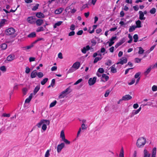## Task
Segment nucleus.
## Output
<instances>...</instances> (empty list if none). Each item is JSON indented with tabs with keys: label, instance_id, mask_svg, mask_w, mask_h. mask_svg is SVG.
I'll return each mask as SVG.
<instances>
[{
	"label": "nucleus",
	"instance_id": "nucleus-1",
	"mask_svg": "<svg viewBox=\"0 0 157 157\" xmlns=\"http://www.w3.org/2000/svg\"><path fill=\"white\" fill-rule=\"evenodd\" d=\"M146 142V139L144 137H141L137 140L136 145L138 148L142 147L145 145Z\"/></svg>",
	"mask_w": 157,
	"mask_h": 157
},
{
	"label": "nucleus",
	"instance_id": "nucleus-2",
	"mask_svg": "<svg viewBox=\"0 0 157 157\" xmlns=\"http://www.w3.org/2000/svg\"><path fill=\"white\" fill-rule=\"evenodd\" d=\"M5 32L6 35H10L12 36H15L17 35L15 33V30L13 28H10L6 29Z\"/></svg>",
	"mask_w": 157,
	"mask_h": 157
},
{
	"label": "nucleus",
	"instance_id": "nucleus-3",
	"mask_svg": "<svg viewBox=\"0 0 157 157\" xmlns=\"http://www.w3.org/2000/svg\"><path fill=\"white\" fill-rule=\"evenodd\" d=\"M71 91L70 87L67 88L65 90L62 92L59 95V98H64L67 94L70 93Z\"/></svg>",
	"mask_w": 157,
	"mask_h": 157
},
{
	"label": "nucleus",
	"instance_id": "nucleus-4",
	"mask_svg": "<svg viewBox=\"0 0 157 157\" xmlns=\"http://www.w3.org/2000/svg\"><path fill=\"white\" fill-rule=\"evenodd\" d=\"M36 19L35 16H30L27 18V21L29 23L31 24H34L35 23Z\"/></svg>",
	"mask_w": 157,
	"mask_h": 157
},
{
	"label": "nucleus",
	"instance_id": "nucleus-5",
	"mask_svg": "<svg viewBox=\"0 0 157 157\" xmlns=\"http://www.w3.org/2000/svg\"><path fill=\"white\" fill-rule=\"evenodd\" d=\"M44 123H45L47 125H49L50 124V121L47 120H42L37 124L36 126L38 128H40L41 125Z\"/></svg>",
	"mask_w": 157,
	"mask_h": 157
},
{
	"label": "nucleus",
	"instance_id": "nucleus-6",
	"mask_svg": "<svg viewBox=\"0 0 157 157\" xmlns=\"http://www.w3.org/2000/svg\"><path fill=\"white\" fill-rule=\"evenodd\" d=\"M39 40H36L35 41H34V42H33L31 44H30V45H28L27 46H25L23 47L22 48L23 49V50H28L30 49L31 48L33 47L34 44H35Z\"/></svg>",
	"mask_w": 157,
	"mask_h": 157
},
{
	"label": "nucleus",
	"instance_id": "nucleus-7",
	"mask_svg": "<svg viewBox=\"0 0 157 157\" xmlns=\"http://www.w3.org/2000/svg\"><path fill=\"white\" fill-rule=\"evenodd\" d=\"M127 59L125 57H123L120 60V61L117 63V64H123L124 63H126L127 62Z\"/></svg>",
	"mask_w": 157,
	"mask_h": 157
},
{
	"label": "nucleus",
	"instance_id": "nucleus-8",
	"mask_svg": "<svg viewBox=\"0 0 157 157\" xmlns=\"http://www.w3.org/2000/svg\"><path fill=\"white\" fill-rule=\"evenodd\" d=\"M96 77H94L93 78H90L88 81V83L90 86H92L94 85L96 82Z\"/></svg>",
	"mask_w": 157,
	"mask_h": 157
},
{
	"label": "nucleus",
	"instance_id": "nucleus-9",
	"mask_svg": "<svg viewBox=\"0 0 157 157\" xmlns=\"http://www.w3.org/2000/svg\"><path fill=\"white\" fill-rule=\"evenodd\" d=\"M64 144L63 143L58 145L57 147V150L58 153L60 152L61 150L64 147Z\"/></svg>",
	"mask_w": 157,
	"mask_h": 157
},
{
	"label": "nucleus",
	"instance_id": "nucleus-10",
	"mask_svg": "<svg viewBox=\"0 0 157 157\" xmlns=\"http://www.w3.org/2000/svg\"><path fill=\"white\" fill-rule=\"evenodd\" d=\"M80 63L79 62L75 63L72 65V67L74 68L75 70L78 69L80 66Z\"/></svg>",
	"mask_w": 157,
	"mask_h": 157
},
{
	"label": "nucleus",
	"instance_id": "nucleus-11",
	"mask_svg": "<svg viewBox=\"0 0 157 157\" xmlns=\"http://www.w3.org/2000/svg\"><path fill=\"white\" fill-rule=\"evenodd\" d=\"M15 56L14 54H10L7 57L6 60L9 61H11L15 59Z\"/></svg>",
	"mask_w": 157,
	"mask_h": 157
},
{
	"label": "nucleus",
	"instance_id": "nucleus-12",
	"mask_svg": "<svg viewBox=\"0 0 157 157\" xmlns=\"http://www.w3.org/2000/svg\"><path fill=\"white\" fill-rule=\"evenodd\" d=\"M44 23V21L42 19H36L35 23L37 26H40Z\"/></svg>",
	"mask_w": 157,
	"mask_h": 157
},
{
	"label": "nucleus",
	"instance_id": "nucleus-13",
	"mask_svg": "<svg viewBox=\"0 0 157 157\" xmlns=\"http://www.w3.org/2000/svg\"><path fill=\"white\" fill-rule=\"evenodd\" d=\"M122 100L124 101H127L131 99L132 97L129 94L126 95L122 97Z\"/></svg>",
	"mask_w": 157,
	"mask_h": 157
},
{
	"label": "nucleus",
	"instance_id": "nucleus-14",
	"mask_svg": "<svg viewBox=\"0 0 157 157\" xmlns=\"http://www.w3.org/2000/svg\"><path fill=\"white\" fill-rule=\"evenodd\" d=\"M139 13V19L140 20H145L146 17H144V13L141 11H140Z\"/></svg>",
	"mask_w": 157,
	"mask_h": 157
},
{
	"label": "nucleus",
	"instance_id": "nucleus-15",
	"mask_svg": "<svg viewBox=\"0 0 157 157\" xmlns=\"http://www.w3.org/2000/svg\"><path fill=\"white\" fill-rule=\"evenodd\" d=\"M37 71L36 70H34L31 73V77L32 78H35L37 75Z\"/></svg>",
	"mask_w": 157,
	"mask_h": 157
},
{
	"label": "nucleus",
	"instance_id": "nucleus-16",
	"mask_svg": "<svg viewBox=\"0 0 157 157\" xmlns=\"http://www.w3.org/2000/svg\"><path fill=\"white\" fill-rule=\"evenodd\" d=\"M36 17L40 18H43L44 17V14L40 12L36 13Z\"/></svg>",
	"mask_w": 157,
	"mask_h": 157
},
{
	"label": "nucleus",
	"instance_id": "nucleus-17",
	"mask_svg": "<svg viewBox=\"0 0 157 157\" xmlns=\"http://www.w3.org/2000/svg\"><path fill=\"white\" fill-rule=\"evenodd\" d=\"M144 157H150V154L146 149H144Z\"/></svg>",
	"mask_w": 157,
	"mask_h": 157
},
{
	"label": "nucleus",
	"instance_id": "nucleus-18",
	"mask_svg": "<svg viewBox=\"0 0 157 157\" xmlns=\"http://www.w3.org/2000/svg\"><path fill=\"white\" fill-rule=\"evenodd\" d=\"M141 109V107H140L138 109L132 111V115L133 116L134 115H136L138 114Z\"/></svg>",
	"mask_w": 157,
	"mask_h": 157
},
{
	"label": "nucleus",
	"instance_id": "nucleus-19",
	"mask_svg": "<svg viewBox=\"0 0 157 157\" xmlns=\"http://www.w3.org/2000/svg\"><path fill=\"white\" fill-rule=\"evenodd\" d=\"M101 78H104L105 79V81L103 80V79H101V81L104 82H105L106 81H107L109 79V76H108L107 75L105 74H102Z\"/></svg>",
	"mask_w": 157,
	"mask_h": 157
},
{
	"label": "nucleus",
	"instance_id": "nucleus-20",
	"mask_svg": "<svg viewBox=\"0 0 157 157\" xmlns=\"http://www.w3.org/2000/svg\"><path fill=\"white\" fill-rule=\"evenodd\" d=\"M63 9L62 8H60L59 9L56 10L55 12V14H58L62 13Z\"/></svg>",
	"mask_w": 157,
	"mask_h": 157
},
{
	"label": "nucleus",
	"instance_id": "nucleus-21",
	"mask_svg": "<svg viewBox=\"0 0 157 157\" xmlns=\"http://www.w3.org/2000/svg\"><path fill=\"white\" fill-rule=\"evenodd\" d=\"M151 70V66L147 69V70L144 72V75L145 76H147V75L150 72Z\"/></svg>",
	"mask_w": 157,
	"mask_h": 157
},
{
	"label": "nucleus",
	"instance_id": "nucleus-22",
	"mask_svg": "<svg viewBox=\"0 0 157 157\" xmlns=\"http://www.w3.org/2000/svg\"><path fill=\"white\" fill-rule=\"evenodd\" d=\"M111 69V72L115 73L117 72V69L115 68V65H113L110 67Z\"/></svg>",
	"mask_w": 157,
	"mask_h": 157
},
{
	"label": "nucleus",
	"instance_id": "nucleus-23",
	"mask_svg": "<svg viewBox=\"0 0 157 157\" xmlns=\"http://www.w3.org/2000/svg\"><path fill=\"white\" fill-rule=\"evenodd\" d=\"M156 148L154 147L152 150L151 157H156Z\"/></svg>",
	"mask_w": 157,
	"mask_h": 157
},
{
	"label": "nucleus",
	"instance_id": "nucleus-24",
	"mask_svg": "<svg viewBox=\"0 0 157 157\" xmlns=\"http://www.w3.org/2000/svg\"><path fill=\"white\" fill-rule=\"evenodd\" d=\"M28 37L29 38H33L36 36V33L34 32L31 33L28 35Z\"/></svg>",
	"mask_w": 157,
	"mask_h": 157
},
{
	"label": "nucleus",
	"instance_id": "nucleus-25",
	"mask_svg": "<svg viewBox=\"0 0 157 157\" xmlns=\"http://www.w3.org/2000/svg\"><path fill=\"white\" fill-rule=\"evenodd\" d=\"M7 21L6 20L3 19H2L0 22V27H2L4 26L6 22Z\"/></svg>",
	"mask_w": 157,
	"mask_h": 157
},
{
	"label": "nucleus",
	"instance_id": "nucleus-26",
	"mask_svg": "<svg viewBox=\"0 0 157 157\" xmlns=\"http://www.w3.org/2000/svg\"><path fill=\"white\" fill-rule=\"evenodd\" d=\"M136 25L135 26L136 28H140L141 27V22L140 21L138 20L136 21Z\"/></svg>",
	"mask_w": 157,
	"mask_h": 157
},
{
	"label": "nucleus",
	"instance_id": "nucleus-27",
	"mask_svg": "<svg viewBox=\"0 0 157 157\" xmlns=\"http://www.w3.org/2000/svg\"><path fill=\"white\" fill-rule=\"evenodd\" d=\"M40 89V86H36L34 89L33 91V94L35 95L37 92Z\"/></svg>",
	"mask_w": 157,
	"mask_h": 157
},
{
	"label": "nucleus",
	"instance_id": "nucleus-28",
	"mask_svg": "<svg viewBox=\"0 0 157 157\" xmlns=\"http://www.w3.org/2000/svg\"><path fill=\"white\" fill-rule=\"evenodd\" d=\"M60 137L62 138V140L65 138L64 131L63 130H62L61 132Z\"/></svg>",
	"mask_w": 157,
	"mask_h": 157
},
{
	"label": "nucleus",
	"instance_id": "nucleus-29",
	"mask_svg": "<svg viewBox=\"0 0 157 157\" xmlns=\"http://www.w3.org/2000/svg\"><path fill=\"white\" fill-rule=\"evenodd\" d=\"M136 28L135 25H133L130 27L129 29V32H131L133 31Z\"/></svg>",
	"mask_w": 157,
	"mask_h": 157
},
{
	"label": "nucleus",
	"instance_id": "nucleus-30",
	"mask_svg": "<svg viewBox=\"0 0 157 157\" xmlns=\"http://www.w3.org/2000/svg\"><path fill=\"white\" fill-rule=\"evenodd\" d=\"M48 80V78H45L43 79V80L41 82V84L42 85H44L45 83L47 82Z\"/></svg>",
	"mask_w": 157,
	"mask_h": 157
},
{
	"label": "nucleus",
	"instance_id": "nucleus-31",
	"mask_svg": "<svg viewBox=\"0 0 157 157\" xmlns=\"http://www.w3.org/2000/svg\"><path fill=\"white\" fill-rule=\"evenodd\" d=\"M57 103V101L56 100H55L54 101L52 102L50 105L49 107L52 108Z\"/></svg>",
	"mask_w": 157,
	"mask_h": 157
},
{
	"label": "nucleus",
	"instance_id": "nucleus-32",
	"mask_svg": "<svg viewBox=\"0 0 157 157\" xmlns=\"http://www.w3.org/2000/svg\"><path fill=\"white\" fill-rule=\"evenodd\" d=\"M37 76L39 78H41L44 76V75L42 72H40L38 73L37 72Z\"/></svg>",
	"mask_w": 157,
	"mask_h": 157
},
{
	"label": "nucleus",
	"instance_id": "nucleus-33",
	"mask_svg": "<svg viewBox=\"0 0 157 157\" xmlns=\"http://www.w3.org/2000/svg\"><path fill=\"white\" fill-rule=\"evenodd\" d=\"M44 30V29L43 27L41 26L38 28L36 31L37 32H39L41 31H43Z\"/></svg>",
	"mask_w": 157,
	"mask_h": 157
},
{
	"label": "nucleus",
	"instance_id": "nucleus-34",
	"mask_svg": "<svg viewBox=\"0 0 157 157\" xmlns=\"http://www.w3.org/2000/svg\"><path fill=\"white\" fill-rule=\"evenodd\" d=\"M119 157H124V150L123 147L121 148V152L119 155Z\"/></svg>",
	"mask_w": 157,
	"mask_h": 157
},
{
	"label": "nucleus",
	"instance_id": "nucleus-35",
	"mask_svg": "<svg viewBox=\"0 0 157 157\" xmlns=\"http://www.w3.org/2000/svg\"><path fill=\"white\" fill-rule=\"evenodd\" d=\"M139 50L138 51V53L139 54H142L144 52V49H143L142 48H141V47H140L139 48Z\"/></svg>",
	"mask_w": 157,
	"mask_h": 157
},
{
	"label": "nucleus",
	"instance_id": "nucleus-36",
	"mask_svg": "<svg viewBox=\"0 0 157 157\" xmlns=\"http://www.w3.org/2000/svg\"><path fill=\"white\" fill-rule=\"evenodd\" d=\"M156 12V9L155 8H153L150 11V12L152 14H154Z\"/></svg>",
	"mask_w": 157,
	"mask_h": 157
},
{
	"label": "nucleus",
	"instance_id": "nucleus-37",
	"mask_svg": "<svg viewBox=\"0 0 157 157\" xmlns=\"http://www.w3.org/2000/svg\"><path fill=\"white\" fill-rule=\"evenodd\" d=\"M50 151V150H48L46 151L45 154V157H49L50 155L49 152Z\"/></svg>",
	"mask_w": 157,
	"mask_h": 157
},
{
	"label": "nucleus",
	"instance_id": "nucleus-38",
	"mask_svg": "<svg viewBox=\"0 0 157 157\" xmlns=\"http://www.w3.org/2000/svg\"><path fill=\"white\" fill-rule=\"evenodd\" d=\"M0 70L3 72H5L6 70V67L4 66L1 67H0Z\"/></svg>",
	"mask_w": 157,
	"mask_h": 157
},
{
	"label": "nucleus",
	"instance_id": "nucleus-39",
	"mask_svg": "<svg viewBox=\"0 0 157 157\" xmlns=\"http://www.w3.org/2000/svg\"><path fill=\"white\" fill-rule=\"evenodd\" d=\"M101 58L99 57H96L94 61V63H96L99 60H101Z\"/></svg>",
	"mask_w": 157,
	"mask_h": 157
},
{
	"label": "nucleus",
	"instance_id": "nucleus-40",
	"mask_svg": "<svg viewBox=\"0 0 157 157\" xmlns=\"http://www.w3.org/2000/svg\"><path fill=\"white\" fill-rule=\"evenodd\" d=\"M110 40L111 41L110 42L108 41L106 43V44H109V46H111L114 43V42L113 41V40Z\"/></svg>",
	"mask_w": 157,
	"mask_h": 157
},
{
	"label": "nucleus",
	"instance_id": "nucleus-41",
	"mask_svg": "<svg viewBox=\"0 0 157 157\" xmlns=\"http://www.w3.org/2000/svg\"><path fill=\"white\" fill-rule=\"evenodd\" d=\"M7 47V45L6 44H3L1 45V47L3 50L5 49Z\"/></svg>",
	"mask_w": 157,
	"mask_h": 157
},
{
	"label": "nucleus",
	"instance_id": "nucleus-42",
	"mask_svg": "<svg viewBox=\"0 0 157 157\" xmlns=\"http://www.w3.org/2000/svg\"><path fill=\"white\" fill-rule=\"evenodd\" d=\"M22 92L24 95H25L28 91V90L26 88H24L22 89Z\"/></svg>",
	"mask_w": 157,
	"mask_h": 157
},
{
	"label": "nucleus",
	"instance_id": "nucleus-43",
	"mask_svg": "<svg viewBox=\"0 0 157 157\" xmlns=\"http://www.w3.org/2000/svg\"><path fill=\"white\" fill-rule=\"evenodd\" d=\"M98 72L101 74L103 73L104 72V70L102 68H100L98 69Z\"/></svg>",
	"mask_w": 157,
	"mask_h": 157
},
{
	"label": "nucleus",
	"instance_id": "nucleus-44",
	"mask_svg": "<svg viewBox=\"0 0 157 157\" xmlns=\"http://www.w3.org/2000/svg\"><path fill=\"white\" fill-rule=\"evenodd\" d=\"M156 45V44H154L150 48L149 50H148L147 51L148 53H149L151 51H152L154 48L155 47V45Z\"/></svg>",
	"mask_w": 157,
	"mask_h": 157
},
{
	"label": "nucleus",
	"instance_id": "nucleus-45",
	"mask_svg": "<svg viewBox=\"0 0 157 157\" xmlns=\"http://www.w3.org/2000/svg\"><path fill=\"white\" fill-rule=\"evenodd\" d=\"M152 90L153 91H155L157 90V86L153 85L152 87Z\"/></svg>",
	"mask_w": 157,
	"mask_h": 157
},
{
	"label": "nucleus",
	"instance_id": "nucleus-46",
	"mask_svg": "<svg viewBox=\"0 0 157 157\" xmlns=\"http://www.w3.org/2000/svg\"><path fill=\"white\" fill-rule=\"evenodd\" d=\"M38 4H36V6H33L32 8V10L33 11L36 10L38 8Z\"/></svg>",
	"mask_w": 157,
	"mask_h": 157
},
{
	"label": "nucleus",
	"instance_id": "nucleus-47",
	"mask_svg": "<svg viewBox=\"0 0 157 157\" xmlns=\"http://www.w3.org/2000/svg\"><path fill=\"white\" fill-rule=\"evenodd\" d=\"M63 141H64L66 144H69L70 143V141L66 139L65 138L63 140H62Z\"/></svg>",
	"mask_w": 157,
	"mask_h": 157
},
{
	"label": "nucleus",
	"instance_id": "nucleus-48",
	"mask_svg": "<svg viewBox=\"0 0 157 157\" xmlns=\"http://www.w3.org/2000/svg\"><path fill=\"white\" fill-rule=\"evenodd\" d=\"M111 64V61L109 59L106 63H105L106 65L109 66Z\"/></svg>",
	"mask_w": 157,
	"mask_h": 157
},
{
	"label": "nucleus",
	"instance_id": "nucleus-49",
	"mask_svg": "<svg viewBox=\"0 0 157 157\" xmlns=\"http://www.w3.org/2000/svg\"><path fill=\"white\" fill-rule=\"evenodd\" d=\"M82 81V78L79 79L75 83H74V85H76L79 83L81 82Z\"/></svg>",
	"mask_w": 157,
	"mask_h": 157
},
{
	"label": "nucleus",
	"instance_id": "nucleus-50",
	"mask_svg": "<svg viewBox=\"0 0 157 157\" xmlns=\"http://www.w3.org/2000/svg\"><path fill=\"white\" fill-rule=\"evenodd\" d=\"M141 73L140 72H138L135 75L134 77L136 78H138L139 76L140 75Z\"/></svg>",
	"mask_w": 157,
	"mask_h": 157
},
{
	"label": "nucleus",
	"instance_id": "nucleus-51",
	"mask_svg": "<svg viewBox=\"0 0 157 157\" xmlns=\"http://www.w3.org/2000/svg\"><path fill=\"white\" fill-rule=\"evenodd\" d=\"M25 72L27 74H28L29 73L30 71V69L28 67H27L25 68Z\"/></svg>",
	"mask_w": 157,
	"mask_h": 157
},
{
	"label": "nucleus",
	"instance_id": "nucleus-52",
	"mask_svg": "<svg viewBox=\"0 0 157 157\" xmlns=\"http://www.w3.org/2000/svg\"><path fill=\"white\" fill-rule=\"evenodd\" d=\"M47 128V127L46 124H43L42 127V129L44 131H45L46 129Z\"/></svg>",
	"mask_w": 157,
	"mask_h": 157
},
{
	"label": "nucleus",
	"instance_id": "nucleus-53",
	"mask_svg": "<svg viewBox=\"0 0 157 157\" xmlns=\"http://www.w3.org/2000/svg\"><path fill=\"white\" fill-rule=\"evenodd\" d=\"M70 29L72 31H74L75 29V25L74 24H72L70 26Z\"/></svg>",
	"mask_w": 157,
	"mask_h": 157
},
{
	"label": "nucleus",
	"instance_id": "nucleus-54",
	"mask_svg": "<svg viewBox=\"0 0 157 157\" xmlns=\"http://www.w3.org/2000/svg\"><path fill=\"white\" fill-rule=\"evenodd\" d=\"M83 31L82 30H80L78 31L77 33V34L78 35H81L82 34Z\"/></svg>",
	"mask_w": 157,
	"mask_h": 157
},
{
	"label": "nucleus",
	"instance_id": "nucleus-55",
	"mask_svg": "<svg viewBox=\"0 0 157 157\" xmlns=\"http://www.w3.org/2000/svg\"><path fill=\"white\" fill-rule=\"evenodd\" d=\"M55 82V79H53L52 80V82L51 84V85L52 87H53L54 86V85Z\"/></svg>",
	"mask_w": 157,
	"mask_h": 157
},
{
	"label": "nucleus",
	"instance_id": "nucleus-56",
	"mask_svg": "<svg viewBox=\"0 0 157 157\" xmlns=\"http://www.w3.org/2000/svg\"><path fill=\"white\" fill-rule=\"evenodd\" d=\"M75 34V32L73 31L70 32L69 33L68 36H73Z\"/></svg>",
	"mask_w": 157,
	"mask_h": 157
},
{
	"label": "nucleus",
	"instance_id": "nucleus-57",
	"mask_svg": "<svg viewBox=\"0 0 157 157\" xmlns=\"http://www.w3.org/2000/svg\"><path fill=\"white\" fill-rule=\"evenodd\" d=\"M36 58L35 57H30L29 58V62H31L32 61H34L35 60Z\"/></svg>",
	"mask_w": 157,
	"mask_h": 157
},
{
	"label": "nucleus",
	"instance_id": "nucleus-58",
	"mask_svg": "<svg viewBox=\"0 0 157 157\" xmlns=\"http://www.w3.org/2000/svg\"><path fill=\"white\" fill-rule=\"evenodd\" d=\"M135 62L136 63H139L140 62L141 60V59H140L139 58H136L135 59Z\"/></svg>",
	"mask_w": 157,
	"mask_h": 157
},
{
	"label": "nucleus",
	"instance_id": "nucleus-59",
	"mask_svg": "<svg viewBox=\"0 0 157 157\" xmlns=\"http://www.w3.org/2000/svg\"><path fill=\"white\" fill-rule=\"evenodd\" d=\"M82 128V129H86L87 128V127H86L84 124H82L81 126Z\"/></svg>",
	"mask_w": 157,
	"mask_h": 157
},
{
	"label": "nucleus",
	"instance_id": "nucleus-60",
	"mask_svg": "<svg viewBox=\"0 0 157 157\" xmlns=\"http://www.w3.org/2000/svg\"><path fill=\"white\" fill-rule=\"evenodd\" d=\"M86 48L85 47H84L82 50V52L84 54L86 53Z\"/></svg>",
	"mask_w": 157,
	"mask_h": 157
},
{
	"label": "nucleus",
	"instance_id": "nucleus-61",
	"mask_svg": "<svg viewBox=\"0 0 157 157\" xmlns=\"http://www.w3.org/2000/svg\"><path fill=\"white\" fill-rule=\"evenodd\" d=\"M57 67L56 66H53L51 69V70L52 71H55L57 70Z\"/></svg>",
	"mask_w": 157,
	"mask_h": 157
},
{
	"label": "nucleus",
	"instance_id": "nucleus-62",
	"mask_svg": "<svg viewBox=\"0 0 157 157\" xmlns=\"http://www.w3.org/2000/svg\"><path fill=\"white\" fill-rule=\"evenodd\" d=\"M139 107V105L137 103L133 105V107L134 109H136Z\"/></svg>",
	"mask_w": 157,
	"mask_h": 157
},
{
	"label": "nucleus",
	"instance_id": "nucleus-63",
	"mask_svg": "<svg viewBox=\"0 0 157 157\" xmlns=\"http://www.w3.org/2000/svg\"><path fill=\"white\" fill-rule=\"evenodd\" d=\"M102 30L100 28H99V29H96V33H100L101 31Z\"/></svg>",
	"mask_w": 157,
	"mask_h": 157
},
{
	"label": "nucleus",
	"instance_id": "nucleus-64",
	"mask_svg": "<svg viewBox=\"0 0 157 157\" xmlns=\"http://www.w3.org/2000/svg\"><path fill=\"white\" fill-rule=\"evenodd\" d=\"M58 57L60 59H62L63 58L62 54L60 52L58 54Z\"/></svg>",
	"mask_w": 157,
	"mask_h": 157
}]
</instances>
